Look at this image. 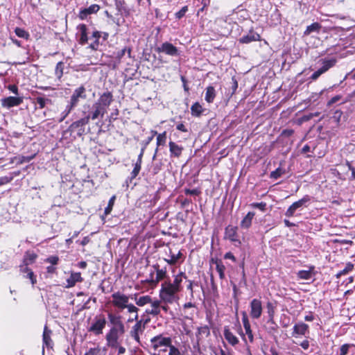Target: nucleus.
Wrapping results in <instances>:
<instances>
[{"label":"nucleus","mask_w":355,"mask_h":355,"mask_svg":"<svg viewBox=\"0 0 355 355\" xmlns=\"http://www.w3.org/2000/svg\"><path fill=\"white\" fill-rule=\"evenodd\" d=\"M154 268L156 270V279L155 282H159L164 279L166 276V268H159V266H154Z\"/></svg>","instance_id":"473e14b6"},{"label":"nucleus","mask_w":355,"mask_h":355,"mask_svg":"<svg viewBox=\"0 0 355 355\" xmlns=\"http://www.w3.org/2000/svg\"><path fill=\"white\" fill-rule=\"evenodd\" d=\"M55 75L58 78H60L63 74V64L60 62L56 64Z\"/></svg>","instance_id":"864d4df0"},{"label":"nucleus","mask_w":355,"mask_h":355,"mask_svg":"<svg viewBox=\"0 0 355 355\" xmlns=\"http://www.w3.org/2000/svg\"><path fill=\"white\" fill-rule=\"evenodd\" d=\"M225 238L235 243V245L241 244L240 240L238 239L237 227L233 226H227L225 230Z\"/></svg>","instance_id":"f8f14e48"},{"label":"nucleus","mask_w":355,"mask_h":355,"mask_svg":"<svg viewBox=\"0 0 355 355\" xmlns=\"http://www.w3.org/2000/svg\"><path fill=\"white\" fill-rule=\"evenodd\" d=\"M106 347H101L99 345H96V347L88 349L84 355H106Z\"/></svg>","instance_id":"393cba45"},{"label":"nucleus","mask_w":355,"mask_h":355,"mask_svg":"<svg viewBox=\"0 0 355 355\" xmlns=\"http://www.w3.org/2000/svg\"><path fill=\"white\" fill-rule=\"evenodd\" d=\"M83 279L81 277L80 272H71L69 277L67 279V288H71L76 285L77 282H82Z\"/></svg>","instance_id":"5701e85b"},{"label":"nucleus","mask_w":355,"mask_h":355,"mask_svg":"<svg viewBox=\"0 0 355 355\" xmlns=\"http://www.w3.org/2000/svg\"><path fill=\"white\" fill-rule=\"evenodd\" d=\"M157 146H164L166 142V132L164 131L162 133L157 135Z\"/></svg>","instance_id":"49530a36"},{"label":"nucleus","mask_w":355,"mask_h":355,"mask_svg":"<svg viewBox=\"0 0 355 355\" xmlns=\"http://www.w3.org/2000/svg\"><path fill=\"white\" fill-rule=\"evenodd\" d=\"M223 334L227 341L232 346H235L239 343L238 338L235 336L232 332H231L228 327H225L224 328Z\"/></svg>","instance_id":"b1692460"},{"label":"nucleus","mask_w":355,"mask_h":355,"mask_svg":"<svg viewBox=\"0 0 355 355\" xmlns=\"http://www.w3.org/2000/svg\"><path fill=\"white\" fill-rule=\"evenodd\" d=\"M136 324L132 327L130 331V336L132 338H134L137 343H139V334L142 333L144 329V324H143V321L135 320Z\"/></svg>","instance_id":"2eb2a0df"},{"label":"nucleus","mask_w":355,"mask_h":355,"mask_svg":"<svg viewBox=\"0 0 355 355\" xmlns=\"http://www.w3.org/2000/svg\"><path fill=\"white\" fill-rule=\"evenodd\" d=\"M51 100L43 96H37L35 98V103L38 105L39 108L42 109L45 107L46 104L50 102Z\"/></svg>","instance_id":"a18cd8bd"},{"label":"nucleus","mask_w":355,"mask_h":355,"mask_svg":"<svg viewBox=\"0 0 355 355\" xmlns=\"http://www.w3.org/2000/svg\"><path fill=\"white\" fill-rule=\"evenodd\" d=\"M115 199H116L115 196H113L110 198V199L108 202V205L105 207V211H104L105 216H107V215H109L111 213L113 206H114V204Z\"/></svg>","instance_id":"c03bdc74"},{"label":"nucleus","mask_w":355,"mask_h":355,"mask_svg":"<svg viewBox=\"0 0 355 355\" xmlns=\"http://www.w3.org/2000/svg\"><path fill=\"white\" fill-rule=\"evenodd\" d=\"M157 51L159 53H164L171 56H177L179 55L178 48L168 42H164L160 46H159L157 48Z\"/></svg>","instance_id":"9d476101"},{"label":"nucleus","mask_w":355,"mask_h":355,"mask_svg":"<svg viewBox=\"0 0 355 355\" xmlns=\"http://www.w3.org/2000/svg\"><path fill=\"white\" fill-rule=\"evenodd\" d=\"M171 338L170 337H165L162 334L154 336L150 339L151 346L159 352H166L168 347L170 348L171 345Z\"/></svg>","instance_id":"f03ea898"},{"label":"nucleus","mask_w":355,"mask_h":355,"mask_svg":"<svg viewBox=\"0 0 355 355\" xmlns=\"http://www.w3.org/2000/svg\"><path fill=\"white\" fill-rule=\"evenodd\" d=\"M170 155L171 157H180L182 153L184 148L182 146L177 144L174 141H169L168 143Z\"/></svg>","instance_id":"412c9836"},{"label":"nucleus","mask_w":355,"mask_h":355,"mask_svg":"<svg viewBox=\"0 0 355 355\" xmlns=\"http://www.w3.org/2000/svg\"><path fill=\"white\" fill-rule=\"evenodd\" d=\"M313 270L314 267L311 266L309 270H299L297 273V277L304 280H309L313 276Z\"/></svg>","instance_id":"bb28decb"},{"label":"nucleus","mask_w":355,"mask_h":355,"mask_svg":"<svg viewBox=\"0 0 355 355\" xmlns=\"http://www.w3.org/2000/svg\"><path fill=\"white\" fill-rule=\"evenodd\" d=\"M149 304H151V307H154V308H156L157 309L159 310V311H161V304H169L168 302H166L164 301H163L160 297H159V300H153L151 299V302H150Z\"/></svg>","instance_id":"09e8293b"},{"label":"nucleus","mask_w":355,"mask_h":355,"mask_svg":"<svg viewBox=\"0 0 355 355\" xmlns=\"http://www.w3.org/2000/svg\"><path fill=\"white\" fill-rule=\"evenodd\" d=\"M267 313L268 315V322H273L275 306L271 302H268L266 304Z\"/></svg>","instance_id":"c9c22d12"},{"label":"nucleus","mask_w":355,"mask_h":355,"mask_svg":"<svg viewBox=\"0 0 355 355\" xmlns=\"http://www.w3.org/2000/svg\"><path fill=\"white\" fill-rule=\"evenodd\" d=\"M216 97V90L213 86H209L206 88L205 99L208 103H213Z\"/></svg>","instance_id":"7c9ffc66"},{"label":"nucleus","mask_w":355,"mask_h":355,"mask_svg":"<svg viewBox=\"0 0 355 355\" xmlns=\"http://www.w3.org/2000/svg\"><path fill=\"white\" fill-rule=\"evenodd\" d=\"M150 302H151V297L149 295L141 296L139 298L135 297V303L139 306H144Z\"/></svg>","instance_id":"e433bc0d"},{"label":"nucleus","mask_w":355,"mask_h":355,"mask_svg":"<svg viewBox=\"0 0 355 355\" xmlns=\"http://www.w3.org/2000/svg\"><path fill=\"white\" fill-rule=\"evenodd\" d=\"M59 261V257L58 256H50L45 259V262L51 263L52 266L57 265Z\"/></svg>","instance_id":"5fc2aeb1"},{"label":"nucleus","mask_w":355,"mask_h":355,"mask_svg":"<svg viewBox=\"0 0 355 355\" xmlns=\"http://www.w3.org/2000/svg\"><path fill=\"white\" fill-rule=\"evenodd\" d=\"M28 271H31V270L28 268V265L24 263L23 265L20 266V272L23 274V276L26 275Z\"/></svg>","instance_id":"774afa93"},{"label":"nucleus","mask_w":355,"mask_h":355,"mask_svg":"<svg viewBox=\"0 0 355 355\" xmlns=\"http://www.w3.org/2000/svg\"><path fill=\"white\" fill-rule=\"evenodd\" d=\"M352 346H354V345H351V344L343 345L340 349V355H347L349 352V347Z\"/></svg>","instance_id":"4d7b16f0"},{"label":"nucleus","mask_w":355,"mask_h":355,"mask_svg":"<svg viewBox=\"0 0 355 355\" xmlns=\"http://www.w3.org/2000/svg\"><path fill=\"white\" fill-rule=\"evenodd\" d=\"M138 4L141 6L148 8L150 6V0H137Z\"/></svg>","instance_id":"338daca9"},{"label":"nucleus","mask_w":355,"mask_h":355,"mask_svg":"<svg viewBox=\"0 0 355 355\" xmlns=\"http://www.w3.org/2000/svg\"><path fill=\"white\" fill-rule=\"evenodd\" d=\"M75 108V107L72 106L69 103L67 105L64 110L61 113V117L59 119V122H62L64 120V119L70 114V112Z\"/></svg>","instance_id":"37998d69"},{"label":"nucleus","mask_w":355,"mask_h":355,"mask_svg":"<svg viewBox=\"0 0 355 355\" xmlns=\"http://www.w3.org/2000/svg\"><path fill=\"white\" fill-rule=\"evenodd\" d=\"M250 206L253 208H257L261 209V211H265L266 203L261 202H254L250 205Z\"/></svg>","instance_id":"bf43d9fd"},{"label":"nucleus","mask_w":355,"mask_h":355,"mask_svg":"<svg viewBox=\"0 0 355 355\" xmlns=\"http://www.w3.org/2000/svg\"><path fill=\"white\" fill-rule=\"evenodd\" d=\"M112 303L113 306L119 309L120 311H123L125 307H127L129 302V296L117 291L112 293Z\"/></svg>","instance_id":"39448f33"},{"label":"nucleus","mask_w":355,"mask_h":355,"mask_svg":"<svg viewBox=\"0 0 355 355\" xmlns=\"http://www.w3.org/2000/svg\"><path fill=\"white\" fill-rule=\"evenodd\" d=\"M282 169L280 168H278L275 171L271 172L270 178L277 180L282 175Z\"/></svg>","instance_id":"e2e57ef3"},{"label":"nucleus","mask_w":355,"mask_h":355,"mask_svg":"<svg viewBox=\"0 0 355 355\" xmlns=\"http://www.w3.org/2000/svg\"><path fill=\"white\" fill-rule=\"evenodd\" d=\"M260 35L254 31H250L248 34L243 35L239 39V42L242 44H249L252 42L259 41Z\"/></svg>","instance_id":"a211bd4d"},{"label":"nucleus","mask_w":355,"mask_h":355,"mask_svg":"<svg viewBox=\"0 0 355 355\" xmlns=\"http://www.w3.org/2000/svg\"><path fill=\"white\" fill-rule=\"evenodd\" d=\"M51 334L52 331L49 329L46 325L44 328L43 335H42V341H43V347L46 346V347H52L53 341L51 340ZM44 349H43V352Z\"/></svg>","instance_id":"4be33fe9"},{"label":"nucleus","mask_w":355,"mask_h":355,"mask_svg":"<svg viewBox=\"0 0 355 355\" xmlns=\"http://www.w3.org/2000/svg\"><path fill=\"white\" fill-rule=\"evenodd\" d=\"M188 11V6H183L178 12L175 13V17L177 19H180L183 17L185 13Z\"/></svg>","instance_id":"6e6d98bb"},{"label":"nucleus","mask_w":355,"mask_h":355,"mask_svg":"<svg viewBox=\"0 0 355 355\" xmlns=\"http://www.w3.org/2000/svg\"><path fill=\"white\" fill-rule=\"evenodd\" d=\"M24 277L29 279L33 285H34L37 282L34 272L32 270L28 271V273L26 275H24Z\"/></svg>","instance_id":"13d9d810"},{"label":"nucleus","mask_w":355,"mask_h":355,"mask_svg":"<svg viewBox=\"0 0 355 355\" xmlns=\"http://www.w3.org/2000/svg\"><path fill=\"white\" fill-rule=\"evenodd\" d=\"M311 200V197L308 195H305L302 198L293 202V204L295 207L296 209H300L302 207H306V203H308Z\"/></svg>","instance_id":"72a5a7b5"},{"label":"nucleus","mask_w":355,"mask_h":355,"mask_svg":"<svg viewBox=\"0 0 355 355\" xmlns=\"http://www.w3.org/2000/svg\"><path fill=\"white\" fill-rule=\"evenodd\" d=\"M140 170H141L140 162H137L135 164V167L131 173L130 180L135 178L137 176V175L139 174Z\"/></svg>","instance_id":"3c124183"},{"label":"nucleus","mask_w":355,"mask_h":355,"mask_svg":"<svg viewBox=\"0 0 355 355\" xmlns=\"http://www.w3.org/2000/svg\"><path fill=\"white\" fill-rule=\"evenodd\" d=\"M309 328L308 324L303 322H298L293 326L292 336L297 337L299 335L304 336L309 333Z\"/></svg>","instance_id":"f3484780"},{"label":"nucleus","mask_w":355,"mask_h":355,"mask_svg":"<svg viewBox=\"0 0 355 355\" xmlns=\"http://www.w3.org/2000/svg\"><path fill=\"white\" fill-rule=\"evenodd\" d=\"M125 333V329L110 328L105 335L106 346L116 347L121 343V337Z\"/></svg>","instance_id":"7ed1b4c3"},{"label":"nucleus","mask_w":355,"mask_h":355,"mask_svg":"<svg viewBox=\"0 0 355 355\" xmlns=\"http://www.w3.org/2000/svg\"><path fill=\"white\" fill-rule=\"evenodd\" d=\"M321 26L319 23H313L312 24L306 27V29L304 31V35H309L313 32H318Z\"/></svg>","instance_id":"ea45409f"},{"label":"nucleus","mask_w":355,"mask_h":355,"mask_svg":"<svg viewBox=\"0 0 355 355\" xmlns=\"http://www.w3.org/2000/svg\"><path fill=\"white\" fill-rule=\"evenodd\" d=\"M106 324V320L103 315L96 317L94 322L89 329V331L94 333L96 335H99L103 333V329Z\"/></svg>","instance_id":"6e6552de"},{"label":"nucleus","mask_w":355,"mask_h":355,"mask_svg":"<svg viewBox=\"0 0 355 355\" xmlns=\"http://www.w3.org/2000/svg\"><path fill=\"white\" fill-rule=\"evenodd\" d=\"M15 33L16 35L18 36L19 37L25 39L26 40H28L30 37V34L28 33V32H27L26 31H25L24 29H23L21 28H19V27L15 28Z\"/></svg>","instance_id":"a19ab883"},{"label":"nucleus","mask_w":355,"mask_h":355,"mask_svg":"<svg viewBox=\"0 0 355 355\" xmlns=\"http://www.w3.org/2000/svg\"><path fill=\"white\" fill-rule=\"evenodd\" d=\"M23 102V99L19 97L9 96L1 100V105L3 107L10 108L19 105Z\"/></svg>","instance_id":"4468645a"},{"label":"nucleus","mask_w":355,"mask_h":355,"mask_svg":"<svg viewBox=\"0 0 355 355\" xmlns=\"http://www.w3.org/2000/svg\"><path fill=\"white\" fill-rule=\"evenodd\" d=\"M78 33L79 35L78 42L81 45H85L88 42V36L87 33V26L85 24H79L77 26Z\"/></svg>","instance_id":"aec40b11"},{"label":"nucleus","mask_w":355,"mask_h":355,"mask_svg":"<svg viewBox=\"0 0 355 355\" xmlns=\"http://www.w3.org/2000/svg\"><path fill=\"white\" fill-rule=\"evenodd\" d=\"M107 318L110 321V323L112 324L111 328L125 329V325L123 322L121 321L120 315H116L112 313H109L107 314Z\"/></svg>","instance_id":"6ab92c4d"},{"label":"nucleus","mask_w":355,"mask_h":355,"mask_svg":"<svg viewBox=\"0 0 355 355\" xmlns=\"http://www.w3.org/2000/svg\"><path fill=\"white\" fill-rule=\"evenodd\" d=\"M125 309H127L128 313L134 314V318H129L128 319V322H132L135 320H138L139 315H138L137 313H138L139 309L137 306H135L133 304L128 303V304L127 305V307H125Z\"/></svg>","instance_id":"c756f323"},{"label":"nucleus","mask_w":355,"mask_h":355,"mask_svg":"<svg viewBox=\"0 0 355 355\" xmlns=\"http://www.w3.org/2000/svg\"><path fill=\"white\" fill-rule=\"evenodd\" d=\"M353 268L354 265L352 263L349 262L346 264L345 267L343 270H341L337 273L336 277L338 278L343 275H345L349 272H351L353 270Z\"/></svg>","instance_id":"79ce46f5"},{"label":"nucleus","mask_w":355,"mask_h":355,"mask_svg":"<svg viewBox=\"0 0 355 355\" xmlns=\"http://www.w3.org/2000/svg\"><path fill=\"white\" fill-rule=\"evenodd\" d=\"M113 101V96L111 92H107L102 94L96 101L100 106L107 111V109Z\"/></svg>","instance_id":"ddd939ff"},{"label":"nucleus","mask_w":355,"mask_h":355,"mask_svg":"<svg viewBox=\"0 0 355 355\" xmlns=\"http://www.w3.org/2000/svg\"><path fill=\"white\" fill-rule=\"evenodd\" d=\"M297 211V209L295 208L293 204H292L286 211L285 216L286 217L291 218L295 216V212Z\"/></svg>","instance_id":"603ef678"},{"label":"nucleus","mask_w":355,"mask_h":355,"mask_svg":"<svg viewBox=\"0 0 355 355\" xmlns=\"http://www.w3.org/2000/svg\"><path fill=\"white\" fill-rule=\"evenodd\" d=\"M250 315L252 319H259L262 313V303L259 299H253L250 304Z\"/></svg>","instance_id":"0eeeda50"},{"label":"nucleus","mask_w":355,"mask_h":355,"mask_svg":"<svg viewBox=\"0 0 355 355\" xmlns=\"http://www.w3.org/2000/svg\"><path fill=\"white\" fill-rule=\"evenodd\" d=\"M89 121V118L86 116L76 121H74L72 123L70 126L69 129L71 131H75L78 129V135L81 136L83 135L85 132L84 126L87 125Z\"/></svg>","instance_id":"1a4fd4ad"},{"label":"nucleus","mask_w":355,"mask_h":355,"mask_svg":"<svg viewBox=\"0 0 355 355\" xmlns=\"http://www.w3.org/2000/svg\"><path fill=\"white\" fill-rule=\"evenodd\" d=\"M107 112L105 110H104L101 106H100L97 103H94L92 105V110L89 114L87 116L89 119L96 120L98 118L103 119L104 114Z\"/></svg>","instance_id":"9b49d317"},{"label":"nucleus","mask_w":355,"mask_h":355,"mask_svg":"<svg viewBox=\"0 0 355 355\" xmlns=\"http://www.w3.org/2000/svg\"><path fill=\"white\" fill-rule=\"evenodd\" d=\"M182 257V253L180 251H179L178 254H173L172 251L170 250L169 258L165 259L164 260L170 265H175Z\"/></svg>","instance_id":"2f4dec72"},{"label":"nucleus","mask_w":355,"mask_h":355,"mask_svg":"<svg viewBox=\"0 0 355 355\" xmlns=\"http://www.w3.org/2000/svg\"><path fill=\"white\" fill-rule=\"evenodd\" d=\"M254 215L255 214L252 211L248 212V214L241 220V227L244 229L249 228L252 224V220Z\"/></svg>","instance_id":"c85d7f7f"},{"label":"nucleus","mask_w":355,"mask_h":355,"mask_svg":"<svg viewBox=\"0 0 355 355\" xmlns=\"http://www.w3.org/2000/svg\"><path fill=\"white\" fill-rule=\"evenodd\" d=\"M210 334V330L208 326L204 325L202 327H200L198 328V331L196 333L197 338V345H198L200 340H201V337L205 336L208 337Z\"/></svg>","instance_id":"cd10ccee"},{"label":"nucleus","mask_w":355,"mask_h":355,"mask_svg":"<svg viewBox=\"0 0 355 355\" xmlns=\"http://www.w3.org/2000/svg\"><path fill=\"white\" fill-rule=\"evenodd\" d=\"M114 1L116 8L121 15H128L129 14V10L124 0H114Z\"/></svg>","instance_id":"a878e982"},{"label":"nucleus","mask_w":355,"mask_h":355,"mask_svg":"<svg viewBox=\"0 0 355 355\" xmlns=\"http://www.w3.org/2000/svg\"><path fill=\"white\" fill-rule=\"evenodd\" d=\"M110 348L112 349H117L118 350V355H121L125 353V348L121 345V343H118L117 346L116 347H110Z\"/></svg>","instance_id":"052dcab7"},{"label":"nucleus","mask_w":355,"mask_h":355,"mask_svg":"<svg viewBox=\"0 0 355 355\" xmlns=\"http://www.w3.org/2000/svg\"><path fill=\"white\" fill-rule=\"evenodd\" d=\"M37 258V255L33 252L26 253L24 259V263L26 265H30L35 262Z\"/></svg>","instance_id":"58836bf2"},{"label":"nucleus","mask_w":355,"mask_h":355,"mask_svg":"<svg viewBox=\"0 0 355 355\" xmlns=\"http://www.w3.org/2000/svg\"><path fill=\"white\" fill-rule=\"evenodd\" d=\"M191 114L194 116H200L203 112L202 105L196 102L191 105Z\"/></svg>","instance_id":"f704fd0d"},{"label":"nucleus","mask_w":355,"mask_h":355,"mask_svg":"<svg viewBox=\"0 0 355 355\" xmlns=\"http://www.w3.org/2000/svg\"><path fill=\"white\" fill-rule=\"evenodd\" d=\"M100 9L98 4H92L88 8L80 9L78 17L80 19H85L88 15L96 13Z\"/></svg>","instance_id":"dca6fc26"},{"label":"nucleus","mask_w":355,"mask_h":355,"mask_svg":"<svg viewBox=\"0 0 355 355\" xmlns=\"http://www.w3.org/2000/svg\"><path fill=\"white\" fill-rule=\"evenodd\" d=\"M168 355H183V354H181V352L178 348L175 347L173 345H171L169 348Z\"/></svg>","instance_id":"0e129e2a"},{"label":"nucleus","mask_w":355,"mask_h":355,"mask_svg":"<svg viewBox=\"0 0 355 355\" xmlns=\"http://www.w3.org/2000/svg\"><path fill=\"white\" fill-rule=\"evenodd\" d=\"M186 278L185 274L181 272L174 277L173 282L168 281L162 283L159 297L163 301L170 304L178 302L180 299L178 293L182 290V282L183 279Z\"/></svg>","instance_id":"f257e3e1"},{"label":"nucleus","mask_w":355,"mask_h":355,"mask_svg":"<svg viewBox=\"0 0 355 355\" xmlns=\"http://www.w3.org/2000/svg\"><path fill=\"white\" fill-rule=\"evenodd\" d=\"M160 312L159 309L151 307V309H148L146 310V313L148 315H151L153 316H157L160 314Z\"/></svg>","instance_id":"680f3d73"},{"label":"nucleus","mask_w":355,"mask_h":355,"mask_svg":"<svg viewBox=\"0 0 355 355\" xmlns=\"http://www.w3.org/2000/svg\"><path fill=\"white\" fill-rule=\"evenodd\" d=\"M184 192L187 195H191V196H198L200 193V191L197 189H185Z\"/></svg>","instance_id":"69168bd1"},{"label":"nucleus","mask_w":355,"mask_h":355,"mask_svg":"<svg viewBox=\"0 0 355 355\" xmlns=\"http://www.w3.org/2000/svg\"><path fill=\"white\" fill-rule=\"evenodd\" d=\"M86 98V89L84 85H80L73 91L69 103L76 107L78 105L80 99H85Z\"/></svg>","instance_id":"423d86ee"},{"label":"nucleus","mask_w":355,"mask_h":355,"mask_svg":"<svg viewBox=\"0 0 355 355\" xmlns=\"http://www.w3.org/2000/svg\"><path fill=\"white\" fill-rule=\"evenodd\" d=\"M126 51H128V56L130 57V53H131L130 49H127L126 48H124L115 53V58L116 60H118L119 61H120L121 59L124 56Z\"/></svg>","instance_id":"8fccbe9b"},{"label":"nucleus","mask_w":355,"mask_h":355,"mask_svg":"<svg viewBox=\"0 0 355 355\" xmlns=\"http://www.w3.org/2000/svg\"><path fill=\"white\" fill-rule=\"evenodd\" d=\"M242 322H243V324L245 331L251 329V326H250V322L248 320V317L247 315V313L245 311H243L242 313Z\"/></svg>","instance_id":"de8ad7c7"},{"label":"nucleus","mask_w":355,"mask_h":355,"mask_svg":"<svg viewBox=\"0 0 355 355\" xmlns=\"http://www.w3.org/2000/svg\"><path fill=\"white\" fill-rule=\"evenodd\" d=\"M216 269L217 272L218 273L220 279H223L225 278V267L222 263L221 261H216Z\"/></svg>","instance_id":"4c0bfd02"},{"label":"nucleus","mask_w":355,"mask_h":355,"mask_svg":"<svg viewBox=\"0 0 355 355\" xmlns=\"http://www.w3.org/2000/svg\"><path fill=\"white\" fill-rule=\"evenodd\" d=\"M319 62H321L322 66L311 76L310 79L312 80H316L321 75L333 67L336 64V60L324 58L320 60Z\"/></svg>","instance_id":"20e7f679"}]
</instances>
